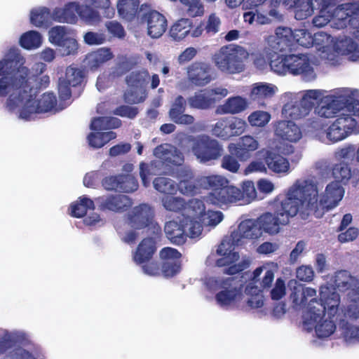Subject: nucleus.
<instances>
[{
	"label": "nucleus",
	"mask_w": 359,
	"mask_h": 359,
	"mask_svg": "<svg viewBox=\"0 0 359 359\" xmlns=\"http://www.w3.org/2000/svg\"><path fill=\"white\" fill-rule=\"evenodd\" d=\"M25 59L18 48H12L0 60V97H8L6 108L26 121L32 120L37 114L53 112L62 110L64 107L57 104L55 95L46 92L36 97L31 87L32 81L41 74L46 65L36 63L32 67L33 74L24 66Z\"/></svg>",
	"instance_id": "nucleus-1"
},
{
	"label": "nucleus",
	"mask_w": 359,
	"mask_h": 359,
	"mask_svg": "<svg viewBox=\"0 0 359 359\" xmlns=\"http://www.w3.org/2000/svg\"><path fill=\"white\" fill-rule=\"evenodd\" d=\"M320 299L317 291L311 287H296L290 298L297 307H305L302 316L304 329L315 330L318 338H327L336 330L335 318L339 313L341 302L337 292L330 291L327 285L319 287Z\"/></svg>",
	"instance_id": "nucleus-2"
},
{
	"label": "nucleus",
	"mask_w": 359,
	"mask_h": 359,
	"mask_svg": "<svg viewBox=\"0 0 359 359\" xmlns=\"http://www.w3.org/2000/svg\"><path fill=\"white\" fill-rule=\"evenodd\" d=\"M302 210V217L313 215L321 217L324 213L338 205L344 194L338 182L329 183L320 195L321 188L313 177H302L290 185Z\"/></svg>",
	"instance_id": "nucleus-3"
},
{
	"label": "nucleus",
	"mask_w": 359,
	"mask_h": 359,
	"mask_svg": "<svg viewBox=\"0 0 359 359\" xmlns=\"http://www.w3.org/2000/svg\"><path fill=\"white\" fill-rule=\"evenodd\" d=\"M321 92L314 114L323 118H332L344 116H356L359 113V91L355 88H339L327 93L324 90L316 89Z\"/></svg>",
	"instance_id": "nucleus-4"
},
{
	"label": "nucleus",
	"mask_w": 359,
	"mask_h": 359,
	"mask_svg": "<svg viewBox=\"0 0 359 359\" xmlns=\"http://www.w3.org/2000/svg\"><path fill=\"white\" fill-rule=\"evenodd\" d=\"M197 182L202 189L210 190L204 196L208 204L222 208L241 201V189L229 184V180L223 175L200 176Z\"/></svg>",
	"instance_id": "nucleus-5"
},
{
	"label": "nucleus",
	"mask_w": 359,
	"mask_h": 359,
	"mask_svg": "<svg viewBox=\"0 0 359 359\" xmlns=\"http://www.w3.org/2000/svg\"><path fill=\"white\" fill-rule=\"evenodd\" d=\"M297 214L302 216V210L290 186L285 191V198L280 202L274 213L267 212L257 219L262 233L265 232L269 235H276L280 232V226L287 225L290 219Z\"/></svg>",
	"instance_id": "nucleus-6"
},
{
	"label": "nucleus",
	"mask_w": 359,
	"mask_h": 359,
	"mask_svg": "<svg viewBox=\"0 0 359 359\" xmlns=\"http://www.w3.org/2000/svg\"><path fill=\"white\" fill-rule=\"evenodd\" d=\"M210 290H218L215 294L217 304L226 309H244L245 284L237 278H210L206 282Z\"/></svg>",
	"instance_id": "nucleus-7"
},
{
	"label": "nucleus",
	"mask_w": 359,
	"mask_h": 359,
	"mask_svg": "<svg viewBox=\"0 0 359 359\" xmlns=\"http://www.w3.org/2000/svg\"><path fill=\"white\" fill-rule=\"evenodd\" d=\"M304 47H309L313 44L311 34L304 29H295L285 27H277L274 34L264 37L265 53L268 57H273L277 53L292 50L293 41Z\"/></svg>",
	"instance_id": "nucleus-8"
},
{
	"label": "nucleus",
	"mask_w": 359,
	"mask_h": 359,
	"mask_svg": "<svg viewBox=\"0 0 359 359\" xmlns=\"http://www.w3.org/2000/svg\"><path fill=\"white\" fill-rule=\"evenodd\" d=\"M249 53L238 45L222 46L212 57L215 66L221 72L229 74H239L245 70V61Z\"/></svg>",
	"instance_id": "nucleus-9"
},
{
	"label": "nucleus",
	"mask_w": 359,
	"mask_h": 359,
	"mask_svg": "<svg viewBox=\"0 0 359 359\" xmlns=\"http://www.w3.org/2000/svg\"><path fill=\"white\" fill-rule=\"evenodd\" d=\"M320 95L321 92L316 90H307L302 92L300 99L298 93H285L282 98L287 102L283 107V116L292 119H300L306 116L313 108L314 101L318 100Z\"/></svg>",
	"instance_id": "nucleus-10"
},
{
	"label": "nucleus",
	"mask_w": 359,
	"mask_h": 359,
	"mask_svg": "<svg viewBox=\"0 0 359 359\" xmlns=\"http://www.w3.org/2000/svg\"><path fill=\"white\" fill-rule=\"evenodd\" d=\"M234 245H238L233 242L231 237L224 238L218 245L216 254L219 257L216 260L217 266H227L225 273L231 275L243 271L248 268L251 264V259L247 256L241 257L238 252L234 251Z\"/></svg>",
	"instance_id": "nucleus-11"
},
{
	"label": "nucleus",
	"mask_w": 359,
	"mask_h": 359,
	"mask_svg": "<svg viewBox=\"0 0 359 359\" xmlns=\"http://www.w3.org/2000/svg\"><path fill=\"white\" fill-rule=\"evenodd\" d=\"M358 119L359 113L356 116H339L326 130L316 129L314 136L325 144L341 141L356 128Z\"/></svg>",
	"instance_id": "nucleus-12"
},
{
	"label": "nucleus",
	"mask_w": 359,
	"mask_h": 359,
	"mask_svg": "<svg viewBox=\"0 0 359 359\" xmlns=\"http://www.w3.org/2000/svg\"><path fill=\"white\" fill-rule=\"evenodd\" d=\"M167 238L172 243L181 245L186 241L187 236L190 238L199 237L203 231L202 225L198 221L184 219L177 222L176 220L168 222L164 227Z\"/></svg>",
	"instance_id": "nucleus-13"
},
{
	"label": "nucleus",
	"mask_w": 359,
	"mask_h": 359,
	"mask_svg": "<svg viewBox=\"0 0 359 359\" xmlns=\"http://www.w3.org/2000/svg\"><path fill=\"white\" fill-rule=\"evenodd\" d=\"M191 151L202 163L218 159L223 153L222 145L215 139L207 135L191 137Z\"/></svg>",
	"instance_id": "nucleus-14"
},
{
	"label": "nucleus",
	"mask_w": 359,
	"mask_h": 359,
	"mask_svg": "<svg viewBox=\"0 0 359 359\" xmlns=\"http://www.w3.org/2000/svg\"><path fill=\"white\" fill-rule=\"evenodd\" d=\"M332 27L337 29L347 28L352 33L359 32V5L344 4L338 6L333 11Z\"/></svg>",
	"instance_id": "nucleus-15"
},
{
	"label": "nucleus",
	"mask_w": 359,
	"mask_h": 359,
	"mask_svg": "<svg viewBox=\"0 0 359 359\" xmlns=\"http://www.w3.org/2000/svg\"><path fill=\"white\" fill-rule=\"evenodd\" d=\"M287 65L290 74L302 75L306 81H311L316 77L312 58L308 54L287 55Z\"/></svg>",
	"instance_id": "nucleus-16"
},
{
	"label": "nucleus",
	"mask_w": 359,
	"mask_h": 359,
	"mask_svg": "<svg viewBox=\"0 0 359 359\" xmlns=\"http://www.w3.org/2000/svg\"><path fill=\"white\" fill-rule=\"evenodd\" d=\"M277 267V264L273 262L264 263L253 271L250 279L245 284L258 287L262 291L269 288L274 280Z\"/></svg>",
	"instance_id": "nucleus-17"
},
{
	"label": "nucleus",
	"mask_w": 359,
	"mask_h": 359,
	"mask_svg": "<svg viewBox=\"0 0 359 359\" xmlns=\"http://www.w3.org/2000/svg\"><path fill=\"white\" fill-rule=\"evenodd\" d=\"M154 210L147 204H141L135 207L129 215V222L131 227L136 230L142 229L147 226H152L155 231H160V227L153 222Z\"/></svg>",
	"instance_id": "nucleus-18"
},
{
	"label": "nucleus",
	"mask_w": 359,
	"mask_h": 359,
	"mask_svg": "<svg viewBox=\"0 0 359 359\" xmlns=\"http://www.w3.org/2000/svg\"><path fill=\"white\" fill-rule=\"evenodd\" d=\"M257 156L266 160L267 171L269 170L277 175H287L291 171L288 159L276 154L271 149H262L257 152Z\"/></svg>",
	"instance_id": "nucleus-19"
},
{
	"label": "nucleus",
	"mask_w": 359,
	"mask_h": 359,
	"mask_svg": "<svg viewBox=\"0 0 359 359\" xmlns=\"http://www.w3.org/2000/svg\"><path fill=\"white\" fill-rule=\"evenodd\" d=\"M262 236L257 219H245L240 223L231 237L233 243L240 245L244 239H257Z\"/></svg>",
	"instance_id": "nucleus-20"
},
{
	"label": "nucleus",
	"mask_w": 359,
	"mask_h": 359,
	"mask_svg": "<svg viewBox=\"0 0 359 359\" xmlns=\"http://www.w3.org/2000/svg\"><path fill=\"white\" fill-rule=\"evenodd\" d=\"M259 147V141L252 135H244L238 140L237 143H230L228 151L235 155L241 161H247L251 154Z\"/></svg>",
	"instance_id": "nucleus-21"
},
{
	"label": "nucleus",
	"mask_w": 359,
	"mask_h": 359,
	"mask_svg": "<svg viewBox=\"0 0 359 359\" xmlns=\"http://www.w3.org/2000/svg\"><path fill=\"white\" fill-rule=\"evenodd\" d=\"M162 260V273L166 276H173L180 270L181 253L172 248H164L159 253Z\"/></svg>",
	"instance_id": "nucleus-22"
},
{
	"label": "nucleus",
	"mask_w": 359,
	"mask_h": 359,
	"mask_svg": "<svg viewBox=\"0 0 359 359\" xmlns=\"http://www.w3.org/2000/svg\"><path fill=\"white\" fill-rule=\"evenodd\" d=\"M313 43L317 46L320 52V57L323 59L328 60L332 65H334L337 61L335 50L336 42L327 34L320 32L316 33L313 37Z\"/></svg>",
	"instance_id": "nucleus-23"
},
{
	"label": "nucleus",
	"mask_w": 359,
	"mask_h": 359,
	"mask_svg": "<svg viewBox=\"0 0 359 359\" xmlns=\"http://www.w3.org/2000/svg\"><path fill=\"white\" fill-rule=\"evenodd\" d=\"M210 71V65L201 62H194L187 67V77L195 86H203L212 80Z\"/></svg>",
	"instance_id": "nucleus-24"
},
{
	"label": "nucleus",
	"mask_w": 359,
	"mask_h": 359,
	"mask_svg": "<svg viewBox=\"0 0 359 359\" xmlns=\"http://www.w3.org/2000/svg\"><path fill=\"white\" fill-rule=\"evenodd\" d=\"M81 4L77 1L67 3L63 8H55L52 13L53 20L74 25L78 22Z\"/></svg>",
	"instance_id": "nucleus-25"
},
{
	"label": "nucleus",
	"mask_w": 359,
	"mask_h": 359,
	"mask_svg": "<svg viewBox=\"0 0 359 359\" xmlns=\"http://www.w3.org/2000/svg\"><path fill=\"white\" fill-rule=\"evenodd\" d=\"M275 135L282 139L292 143L299 142L303 137L301 128L292 121H280L275 127Z\"/></svg>",
	"instance_id": "nucleus-26"
},
{
	"label": "nucleus",
	"mask_w": 359,
	"mask_h": 359,
	"mask_svg": "<svg viewBox=\"0 0 359 359\" xmlns=\"http://www.w3.org/2000/svg\"><path fill=\"white\" fill-rule=\"evenodd\" d=\"M249 105L250 102L247 98L240 95L232 96L217 107L215 114L218 115L238 114L245 111Z\"/></svg>",
	"instance_id": "nucleus-27"
},
{
	"label": "nucleus",
	"mask_w": 359,
	"mask_h": 359,
	"mask_svg": "<svg viewBox=\"0 0 359 359\" xmlns=\"http://www.w3.org/2000/svg\"><path fill=\"white\" fill-rule=\"evenodd\" d=\"M147 34L154 39L161 36L167 29V20L161 13L152 11L145 15Z\"/></svg>",
	"instance_id": "nucleus-28"
},
{
	"label": "nucleus",
	"mask_w": 359,
	"mask_h": 359,
	"mask_svg": "<svg viewBox=\"0 0 359 359\" xmlns=\"http://www.w3.org/2000/svg\"><path fill=\"white\" fill-rule=\"evenodd\" d=\"M358 34V32L353 34L354 39L346 36L344 39L336 41L334 52H336L337 57L340 54L346 56L349 60L353 62L359 59Z\"/></svg>",
	"instance_id": "nucleus-29"
},
{
	"label": "nucleus",
	"mask_w": 359,
	"mask_h": 359,
	"mask_svg": "<svg viewBox=\"0 0 359 359\" xmlns=\"http://www.w3.org/2000/svg\"><path fill=\"white\" fill-rule=\"evenodd\" d=\"M155 157L163 162L180 165L184 162L183 154L174 146L163 144L156 147L153 152Z\"/></svg>",
	"instance_id": "nucleus-30"
},
{
	"label": "nucleus",
	"mask_w": 359,
	"mask_h": 359,
	"mask_svg": "<svg viewBox=\"0 0 359 359\" xmlns=\"http://www.w3.org/2000/svg\"><path fill=\"white\" fill-rule=\"evenodd\" d=\"M100 207L103 210H109L114 212L123 210L130 205V201L125 195H111L101 196L96 198Z\"/></svg>",
	"instance_id": "nucleus-31"
},
{
	"label": "nucleus",
	"mask_w": 359,
	"mask_h": 359,
	"mask_svg": "<svg viewBox=\"0 0 359 359\" xmlns=\"http://www.w3.org/2000/svg\"><path fill=\"white\" fill-rule=\"evenodd\" d=\"M156 251L155 242L152 238L143 239L133 253V259L136 264H142L152 259Z\"/></svg>",
	"instance_id": "nucleus-32"
},
{
	"label": "nucleus",
	"mask_w": 359,
	"mask_h": 359,
	"mask_svg": "<svg viewBox=\"0 0 359 359\" xmlns=\"http://www.w3.org/2000/svg\"><path fill=\"white\" fill-rule=\"evenodd\" d=\"M278 91V87L273 83L257 82L251 86L250 97L252 100H263L271 98Z\"/></svg>",
	"instance_id": "nucleus-33"
},
{
	"label": "nucleus",
	"mask_w": 359,
	"mask_h": 359,
	"mask_svg": "<svg viewBox=\"0 0 359 359\" xmlns=\"http://www.w3.org/2000/svg\"><path fill=\"white\" fill-rule=\"evenodd\" d=\"M244 294V308L247 306L249 309H255L262 308L264 306V297L262 291L258 287L245 285Z\"/></svg>",
	"instance_id": "nucleus-34"
},
{
	"label": "nucleus",
	"mask_w": 359,
	"mask_h": 359,
	"mask_svg": "<svg viewBox=\"0 0 359 359\" xmlns=\"http://www.w3.org/2000/svg\"><path fill=\"white\" fill-rule=\"evenodd\" d=\"M113 57L114 55L109 48H101L88 53L86 57L85 63L88 67L94 69L110 60Z\"/></svg>",
	"instance_id": "nucleus-35"
},
{
	"label": "nucleus",
	"mask_w": 359,
	"mask_h": 359,
	"mask_svg": "<svg viewBox=\"0 0 359 359\" xmlns=\"http://www.w3.org/2000/svg\"><path fill=\"white\" fill-rule=\"evenodd\" d=\"M51 19L53 20L52 13L47 7H36L30 11V22L36 27H47Z\"/></svg>",
	"instance_id": "nucleus-36"
},
{
	"label": "nucleus",
	"mask_w": 359,
	"mask_h": 359,
	"mask_svg": "<svg viewBox=\"0 0 359 359\" xmlns=\"http://www.w3.org/2000/svg\"><path fill=\"white\" fill-rule=\"evenodd\" d=\"M192 22L187 18H181L170 27L169 35L175 41H180L190 34Z\"/></svg>",
	"instance_id": "nucleus-37"
},
{
	"label": "nucleus",
	"mask_w": 359,
	"mask_h": 359,
	"mask_svg": "<svg viewBox=\"0 0 359 359\" xmlns=\"http://www.w3.org/2000/svg\"><path fill=\"white\" fill-rule=\"evenodd\" d=\"M204 200L198 198H192L187 202L186 208L184 209L185 221L187 219L197 221L196 219H201L205 212V205Z\"/></svg>",
	"instance_id": "nucleus-38"
},
{
	"label": "nucleus",
	"mask_w": 359,
	"mask_h": 359,
	"mask_svg": "<svg viewBox=\"0 0 359 359\" xmlns=\"http://www.w3.org/2000/svg\"><path fill=\"white\" fill-rule=\"evenodd\" d=\"M331 281L333 282V284L328 283L325 284L329 287L331 292H335L333 286L339 288L340 290H343L350 288L356 282L355 279L346 271L337 272L334 276L331 277Z\"/></svg>",
	"instance_id": "nucleus-39"
},
{
	"label": "nucleus",
	"mask_w": 359,
	"mask_h": 359,
	"mask_svg": "<svg viewBox=\"0 0 359 359\" xmlns=\"http://www.w3.org/2000/svg\"><path fill=\"white\" fill-rule=\"evenodd\" d=\"M139 6L140 0H118L116 7L121 18L130 21L135 18Z\"/></svg>",
	"instance_id": "nucleus-40"
},
{
	"label": "nucleus",
	"mask_w": 359,
	"mask_h": 359,
	"mask_svg": "<svg viewBox=\"0 0 359 359\" xmlns=\"http://www.w3.org/2000/svg\"><path fill=\"white\" fill-rule=\"evenodd\" d=\"M162 165V162L157 161H154L150 163H146L144 162H141L140 163V177L144 187H148L150 185L151 177L160 172V167Z\"/></svg>",
	"instance_id": "nucleus-41"
},
{
	"label": "nucleus",
	"mask_w": 359,
	"mask_h": 359,
	"mask_svg": "<svg viewBox=\"0 0 359 359\" xmlns=\"http://www.w3.org/2000/svg\"><path fill=\"white\" fill-rule=\"evenodd\" d=\"M358 299L359 293L357 290H353L348 294V300L344 309L346 322L351 323L357 320L359 316Z\"/></svg>",
	"instance_id": "nucleus-42"
},
{
	"label": "nucleus",
	"mask_w": 359,
	"mask_h": 359,
	"mask_svg": "<svg viewBox=\"0 0 359 359\" xmlns=\"http://www.w3.org/2000/svg\"><path fill=\"white\" fill-rule=\"evenodd\" d=\"M94 208V202L87 196H83L71 204L69 212L73 217H82L86 214L88 210H93Z\"/></svg>",
	"instance_id": "nucleus-43"
},
{
	"label": "nucleus",
	"mask_w": 359,
	"mask_h": 359,
	"mask_svg": "<svg viewBox=\"0 0 359 359\" xmlns=\"http://www.w3.org/2000/svg\"><path fill=\"white\" fill-rule=\"evenodd\" d=\"M25 334L21 331L0 330V354L4 353L12 343L25 339Z\"/></svg>",
	"instance_id": "nucleus-44"
},
{
	"label": "nucleus",
	"mask_w": 359,
	"mask_h": 359,
	"mask_svg": "<svg viewBox=\"0 0 359 359\" xmlns=\"http://www.w3.org/2000/svg\"><path fill=\"white\" fill-rule=\"evenodd\" d=\"M116 137V134L112 131L109 132H92L88 137V144L95 149L104 147L110 140Z\"/></svg>",
	"instance_id": "nucleus-45"
},
{
	"label": "nucleus",
	"mask_w": 359,
	"mask_h": 359,
	"mask_svg": "<svg viewBox=\"0 0 359 359\" xmlns=\"http://www.w3.org/2000/svg\"><path fill=\"white\" fill-rule=\"evenodd\" d=\"M41 34L36 31H29L24 33L20 38V45L25 49L33 50L39 48L42 44Z\"/></svg>",
	"instance_id": "nucleus-46"
},
{
	"label": "nucleus",
	"mask_w": 359,
	"mask_h": 359,
	"mask_svg": "<svg viewBox=\"0 0 359 359\" xmlns=\"http://www.w3.org/2000/svg\"><path fill=\"white\" fill-rule=\"evenodd\" d=\"M79 18L85 24L90 26H96L102 21L100 13L87 4H81Z\"/></svg>",
	"instance_id": "nucleus-47"
},
{
	"label": "nucleus",
	"mask_w": 359,
	"mask_h": 359,
	"mask_svg": "<svg viewBox=\"0 0 359 359\" xmlns=\"http://www.w3.org/2000/svg\"><path fill=\"white\" fill-rule=\"evenodd\" d=\"M252 11H246L243 15L244 22L249 25H253L256 23L258 25H266L271 22V18L268 15L259 9L254 8Z\"/></svg>",
	"instance_id": "nucleus-48"
},
{
	"label": "nucleus",
	"mask_w": 359,
	"mask_h": 359,
	"mask_svg": "<svg viewBox=\"0 0 359 359\" xmlns=\"http://www.w3.org/2000/svg\"><path fill=\"white\" fill-rule=\"evenodd\" d=\"M212 100L210 97L207 89L196 93L194 95L188 99L189 104L191 107L206 109L210 108L212 104Z\"/></svg>",
	"instance_id": "nucleus-49"
},
{
	"label": "nucleus",
	"mask_w": 359,
	"mask_h": 359,
	"mask_svg": "<svg viewBox=\"0 0 359 359\" xmlns=\"http://www.w3.org/2000/svg\"><path fill=\"white\" fill-rule=\"evenodd\" d=\"M149 79V72L146 69H142L130 73L126 77V83L128 88H146Z\"/></svg>",
	"instance_id": "nucleus-50"
},
{
	"label": "nucleus",
	"mask_w": 359,
	"mask_h": 359,
	"mask_svg": "<svg viewBox=\"0 0 359 359\" xmlns=\"http://www.w3.org/2000/svg\"><path fill=\"white\" fill-rule=\"evenodd\" d=\"M73 32L65 26L57 25L48 31V41L54 46H58Z\"/></svg>",
	"instance_id": "nucleus-51"
},
{
	"label": "nucleus",
	"mask_w": 359,
	"mask_h": 359,
	"mask_svg": "<svg viewBox=\"0 0 359 359\" xmlns=\"http://www.w3.org/2000/svg\"><path fill=\"white\" fill-rule=\"evenodd\" d=\"M161 204L166 210L178 212L184 211L187 201L182 197L168 195L161 198Z\"/></svg>",
	"instance_id": "nucleus-52"
},
{
	"label": "nucleus",
	"mask_w": 359,
	"mask_h": 359,
	"mask_svg": "<svg viewBox=\"0 0 359 359\" xmlns=\"http://www.w3.org/2000/svg\"><path fill=\"white\" fill-rule=\"evenodd\" d=\"M224 218V215L222 212L219 210H205L201 222H198L202 227L208 228L209 230L215 228L219 224H220Z\"/></svg>",
	"instance_id": "nucleus-53"
},
{
	"label": "nucleus",
	"mask_w": 359,
	"mask_h": 359,
	"mask_svg": "<svg viewBox=\"0 0 359 359\" xmlns=\"http://www.w3.org/2000/svg\"><path fill=\"white\" fill-rule=\"evenodd\" d=\"M153 184L156 190L163 194H174L177 191L178 185L174 180L168 177H156Z\"/></svg>",
	"instance_id": "nucleus-54"
},
{
	"label": "nucleus",
	"mask_w": 359,
	"mask_h": 359,
	"mask_svg": "<svg viewBox=\"0 0 359 359\" xmlns=\"http://www.w3.org/2000/svg\"><path fill=\"white\" fill-rule=\"evenodd\" d=\"M264 53H265V47L264 48ZM279 53L275 54L273 57H268L270 59L269 65L271 69L277 74L285 75L289 73V66L287 65V55L284 56H277L276 58H273L278 55ZM266 55V53H264Z\"/></svg>",
	"instance_id": "nucleus-55"
},
{
	"label": "nucleus",
	"mask_w": 359,
	"mask_h": 359,
	"mask_svg": "<svg viewBox=\"0 0 359 359\" xmlns=\"http://www.w3.org/2000/svg\"><path fill=\"white\" fill-rule=\"evenodd\" d=\"M121 121L117 118L98 117L94 118L90 124L91 130H102L119 127Z\"/></svg>",
	"instance_id": "nucleus-56"
},
{
	"label": "nucleus",
	"mask_w": 359,
	"mask_h": 359,
	"mask_svg": "<svg viewBox=\"0 0 359 359\" xmlns=\"http://www.w3.org/2000/svg\"><path fill=\"white\" fill-rule=\"evenodd\" d=\"M58 47L60 48L61 55L62 56H67L76 54L79 45L75 34L72 33L65 41L60 43Z\"/></svg>",
	"instance_id": "nucleus-57"
},
{
	"label": "nucleus",
	"mask_w": 359,
	"mask_h": 359,
	"mask_svg": "<svg viewBox=\"0 0 359 359\" xmlns=\"http://www.w3.org/2000/svg\"><path fill=\"white\" fill-rule=\"evenodd\" d=\"M147 97L146 88H128L124 94L125 101L130 104H137L143 102Z\"/></svg>",
	"instance_id": "nucleus-58"
},
{
	"label": "nucleus",
	"mask_w": 359,
	"mask_h": 359,
	"mask_svg": "<svg viewBox=\"0 0 359 359\" xmlns=\"http://www.w3.org/2000/svg\"><path fill=\"white\" fill-rule=\"evenodd\" d=\"M271 120L269 112L257 110L252 112L248 117V121L253 127H264Z\"/></svg>",
	"instance_id": "nucleus-59"
},
{
	"label": "nucleus",
	"mask_w": 359,
	"mask_h": 359,
	"mask_svg": "<svg viewBox=\"0 0 359 359\" xmlns=\"http://www.w3.org/2000/svg\"><path fill=\"white\" fill-rule=\"evenodd\" d=\"M242 197L241 203H250L257 198V190L253 182L245 181L243 183L242 189H241Z\"/></svg>",
	"instance_id": "nucleus-60"
},
{
	"label": "nucleus",
	"mask_w": 359,
	"mask_h": 359,
	"mask_svg": "<svg viewBox=\"0 0 359 359\" xmlns=\"http://www.w3.org/2000/svg\"><path fill=\"white\" fill-rule=\"evenodd\" d=\"M211 133L215 137L224 140H229L230 137L228 118H222L213 124L211 128Z\"/></svg>",
	"instance_id": "nucleus-61"
},
{
	"label": "nucleus",
	"mask_w": 359,
	"mask_h": 359,
	"mask_svg": "<svg viewBox=\"0 0 359 359\" xmlns=\"http://www.w3.org/2000/svg\"><path fill=\"white\" fill-rule=\"evenodd\" d=\"M228 125L230 138L243 134L247 128L245 121L238 117L228 118Z\"/></svg>",
	"instance_id": "nucleus-62"
},
{
	"label": "nucleus",
	"mask_w": 359,
	"mask_h": 359,
	"mask_svg": "<svg viewBox=\"0 0 359 359\" xmlns=\"http://www.w3.org/2000/svg\"><path fill=\"white\" fill-rule=\"evenodd\" d=\"M293 8H294V17L299 20L306 19L311 16L314 11L308 0L299 1L297 5Z\"/></svg>",
	"instance_id": "nucleus-63"
},
{
	"label": "nucleus",
	"mask_w": 359,
	"mask_h": 359,
	"mask_svg": "<svg viewBox=\"0 0 359 359\" xmlns=\"http://www.w3.org/2000/svg\"><path fill=\"white\" fill-rule=\"evenodd\" d=\"M83 75L81 70L74 67H68L66 69L65 76L62 78L72 86L79 85L83 81Z\"/></svg>",
	"instance_id": "nucleus-64"
}]
</instances>
